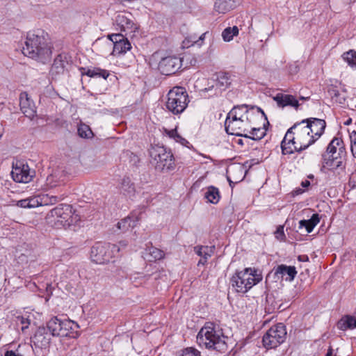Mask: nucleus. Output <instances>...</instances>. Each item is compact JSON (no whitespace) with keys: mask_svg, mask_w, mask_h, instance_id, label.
I'll return each instance as SVG.
<instances>
[{"mask_svg":"<svg viewBox=\"0 0 356 356\" xmlns=\"http://www.w3.org/2000/svg\"><path fill=\"white\" fill-rule=\"evenodd\" d=\"M305 122L306 120H302L296 123L286 133V140L289 139L290 142L296 140L297 146L295 148L298 152L306 149L316 140V136H314L308 127L305 125Z\"/></svg>","mask_w":356,"mask_h":356,"instance_id":"obj_5","label":"nucleus"},{"mask_svg":"<svg viewBox=\"0 0 356 356\" xmlns=\"http://www.w3.org/2000/svg\"><path fill=\"white\" fill-rule=\"evenodd\" d=\"M207 259H204V258H202L199 261H198V266L199 265H204L205 264H207Z\"/></svg>","mask_w":356,"mask_h":356,"instance_id":"obj_54","label":"nucleus"},{"mask_svg":"<svg viewBox=\"0 0 356 356\" xmlns=\"http://www.w3.org/2000/svg\"><path fill=\"white\" fill-rule=\"evenodd\" d=\"M70 61V56L67 54L61 53L58 54L55 58L49 71L51 79H57L61 74H63Z\"/></svg>","mask_w":356,"mask_h":356,"instance_id":"obj_14","label":"nucleus"},{"mask_svg":"<svg viewBox=\"0 0 356 356\" xmlns=\"http://www.w3.org/2000/svg\"><path fill=\"white\" fill-rule=\"evenodd\" d=\"M266 135V131L260 127H255L254 125H252L249 131L247 133V138H250L254 140H259L263 138Z\"/></svg>","mask_w":356,"mask_h":356,"instance_id":"obj_36","label":"nucleus"},{"mask_svg":"<svg viewBox=\"0 0 356 356\" xmlns=\"http://www.w3.org/2000/svg\"><path fill=\"white\" fill-rule=\"evenodd\" d=\"M80 70L82 75H86L91 78H103L104 79H106L110 75L108 70L100 67H81Z\"/></svg>","mask_w":356,"mask_h":356,"instance_id":"obj_24","label":"nucleus"},{"mask_svg":"<svg viewBox=\"0 0 356 356\" xmlns=\"http://www.w3.org/2000/svg\"><path fill=\"white\" fill-rule=\"evenodd\" d=\"M305 120L307 122L305 125L308 127L310 133L314 135V136H316L315 138L317 140L324 132L326 127L325 121L314 118H307Z\"/></svg>","mask_w":356,"mask_h":356,"instance_id":"obj_17","label":"nucleus"},{"mask_svg":"<svg viewBox=\"0 0 356 356\" xmlns=\"http://www.w3.org/2000/svg\"><path fill=\"white\" fill-rule=\"evenodd\" d=\"M204 196L208 202L212 204L218 203L220 197L218 188L212 186L207 188Z\"/></svg>","mask_w":356,"mask_h":356,"instance_id":"obj_32","label":"nucleus"},{"mask_svg":"<svg viewBox=\"0 0 356 356\" xmlns=\"http://www.w3.org/2000/svg\"><path fill=\"white\" fill-rule=\"evenodd\" d=\"M181 356H201L200 352L197 349L189 347L186 348L182 351V354Z\"/></svg>","mask_w":356,"mask_h":356,"instance_id":"obj_44","label":"nucleus"},{"mask_svg":"<svg viewBox=\"0 0 356 356\" xmlns=\"http://www.w3.org/2000/svg\"><path fill=\"white\" fill-rule=\"evenodd\" d=\"M35 175V171L31 170L29 166L22 161H17L15 164H13L11 175L16 182L29 183Z\"/></svg>","mask_w":356,"mask_h":356,"instance_id":"obj_11","label":"nucleus"},{"mask_svg":"<svg viewBox=\"0 0 356 356\" xmlns=\"http://www.w3.org/2000/svg\"><path fill=\"white\" fill-rule=\"evenodd\" d=\"M45 197H42V195L33 196L29 197V209L35 208L39 206L43 205L47 202L44 200Z\"/></svg>","mask_w":356,"mask_h":356,"instance_id":"obj_42","label":"nucleus"},{"mask_svg":"<svg viewBox=\"0 0 356 356\" xmlns=\"http://www.w3.org/2000/svg\"><path fill=\"white\" fill-rule=\"evenodd\" d=\"M49 216L54 218L52 221L57 228H68L79 220V215L76 214L72 207L68 204H60L54 208L50 211Z\"/></svg>","mask_w":356,"mask_h":356,"instance_id":"obj_8","label":"nucleus"},{"mask_svg":"<svg viewBox=\"0 0 356 356\" xmlns=\"http://www.w3.org/2000/svg\"><path fill=\"white\" fill-rule=\"evenodd\" d=\"M182 65L181 60L177 56H166L163 58L158 66L159 70L163 75L170 76L175 74Z\"/></svg>","mask_w":356,"mask_h":356,"instance_id":"obj_13","label":"nucleus"},{"mask_svg":"<svg viewBox=\"0 0 356 356\" xmlns=\"http://www.w3.org/2000/svg\"><path fill=\"white\" fill-rule=\"evenodd\" d=\"M30 256V251H26V253H21L19 255L17 256L18 262L22 264H26L29 261H33V258L29 259Z\"/></svg>","mask_w":356,"mask_h":356,"instance_id":"obj_47","label":"nucleus"},{"mask_svg":"<svg viewBox=\"0 0 356 356\" xmlns=\"http://www.w3.org/2000/svg\"><path fill=\"white\" fill-rule=\"evenodd\" d=\"M238 3V0H216L214 3L216 12L225 14L235 8Z\"/></svg>","mask_w":356,"mask_h":356,"instance_id":"obj_23","label":"nucleus"},{"mask_svg":"<svg viewBox=\"0 0 356 356\" xmlns=\"http://www.w3.org/2000/svg\"><path fill=\"white\" fill-rule=\"evenodd\" d=\"M262 118L267 120L264 112L259 107L249 108L246 104L235 106L227 115L225 131L230 135L247 137L252 125H256V121Z\"/></svg>","mask_w":356,"mask_h":356,"instance_id":"obj_1","label":"nucleus"},{"mask_svg":"<svg viewBox=\"0 0 356 356\" xmlns=\"http://www.w3.org/2000/svg\"><path fill=\"white\" fill-rule=\"evenodd\" d=\"M164 255L163 251L152 246L145 249L144 258L149 261H152L163 259Z\"/></svg>","mask_w":356,"mask_h":356,"instance_id":"obj_29","label":"nucleus"},{"mask_svg":"<svg viewBox=\"0 0 356 356\" xmlns=\"http://www.w3.org/2000/svg\"><path fill=\"white\" fill-rule=\"evenodd\" d=\"M324 168L330 170H343L345 168L344 161L340 158L323 159Z\"/></svg>","mask_w":356,"mask_h":356,"instance_id":"obj_28","label":"nucleus"},{"mask_svg":"<svg viewBox=\"0 0 356 356\" xmlns=\"http://www.w3.org/2000/svg\"><path fill=\"white\" fill-rule=\"evenodd\" d=\"M42 197H47L44 199L47 202L44 203L43 205L54 204L58 202L60 200L57 196L49 195V194H43L42 195Z\"/></svg>","mask_w":356,"mask_h":356,"instance_id":"obj_46","label":"nucleus"},{"mask_svg":"<svg viewBox=\"0 0 356 356\" xmlns=\"http://www.w3.org/2000/svg\"><path fill=\"white\" fill-rule=\"evenodd\" d=\"M350 180L353 183L354 186H356V170L350 175Z\"/></svg>","mask_w":356,"mask_h":356,"instance_id":"obj_52","label":"nucleus"},{"mask_svg":"<svg viewBox=\"0 0 356 356\" xmlns=\"http://www.w3.org/2000/svg\"><path fill=\"white\" fill-rule=\"evenodd\" d=\"M189 102L188 95L184 88L175 87L168 93L167 109L174 115L183 113Z\"/></svg>","mask_w":356,"mask_h":356,"instance_id":"obj_9","label":"nucleus"},{"mask_svg":"<svg viewBox=\"0 0 356 356\" xmlns=\"http://www.w3.org/2000/svg\"><path fill=\"white\" fill-rule=\"evenodd\" d=\"M275 236L280 241H283L285 238V234L282 227H279L275 232Z\"/></svg>","mask_w":356,"mask_h":356,"instance_id":"obj_49","label":"nucleus"},{"mask_svg":"<svg viewBox=\"0 0 356 356\" xmlns=\"http://www.w3.org/2000/svg\"><path fill=\"white\" fill-rule=\"evenodd\" d=\"M310 185V182L308 180L302 181L301 183V186L304 188H307Z\"/></svg>","mask_w":356,"mask_h":356,"instance_id":"obj_53","label":"nucleus"},{"mask_svg":"<svg viewBox=\"0 0 356 356\" xmlns=\"http://www.w3.org/2000/svg\"><path fill=\"white\" fill-rule=\"evenodd\" d=\"M263 279L261 273L255 268H246L236 271L232 277L230 283L238 293H245Z\"/></svg>","mask_w":356,"mask_h":356,"instance_id":"obj_4","label":"nucleus"},{"mask_svg":"<svg viewBox=\"0 0 356 356\" xmlns=\"http://www.w3.org/2000/svg\"><path fill=\"white\" fill-rule=\"evenodd\" d=\"M138 220V216L131 215L118 222L117 225L118 228L122 232L128 231L129 229L135 227Z\"/></svg>","mask_w":356,"mask_h":356,"instance_id":"obj_27","label":"nucleus"},{"mask_svg":"<svg viewBox=\"0 0 356 356\" xmlns=\"http://www.w3.org/2000/svg\"><path fill=\"white\" fill-rule=\"evenodd\" d=\"M352 122V119L351 118H349L348 120H347L345 122H344V124L346 125H348L350 124H351Z\"/></svg>","mask_w":356,"mask_h":356,"instance_id":"obj_56","label":"nucleus"},{"mask_svg":"<svg viewBox=\"0 0 356 356\" xmlns=\"http://www.w3.org/2000/svg\"><path fill=\"white\" fill-rule=\"evenodd\" d=\"M275 274L279 278L286 281H292L295 278L297 271L294 266L281 264L275 269Z\"/></svg>","mask_w":356,"mask_h":356,"instance_id":"obj_20","label":"nucleus"},{"mask_svg":"<svg viewBox=\"0 0 356 356\" xmlns=\"http://www.w3.org/2000/svg\"><path fill=\"white\" fill-rule=\"evenodd\" d=\"M127 245L126 241H120L118 245L97 242L91 248L90 259L97 264L109 262L113 257H118L121 248Z\"/></svg>","mask_w":356,"mask_h":356,"instance_id":"obj_6","label":"nucleus"},{"mask_svg":"<svg viewBox=\"0 0 356 356\" xmlns=\"http://www.w3.org/2000/svg\"><path fill=\"white\" fill-rule=\"evenodd\" d=\"M302 192H303V190H302L300 188H298L295 191V193L296 195L301 194V193H302Z\"/></svg>","mask_w":356,"mask_h":356,"instance_id":"obj_55","label":"nucleus"},{"mask_svg":"<svg viewBox=\"0 0 356 356\" xmlns=\"http://www.w3.org/2000/svg\"><path fill=\"white\" fill-rule=\"evenodd\" d=\"M215 246H196L194 248L195 252L204 259H209L214 252Z\"/></svg>","mask_w":356,"mask_h":356,"instance_id":"obj_34","label":"nucleus"},{"mask_svg":"<svg viewBox=\"0 0 356 356\" xmlns=\"http://www.w3.org/2000/svg\"><path fill=\"white\" fill-rule=\"evenodd\" d=\"M4 356H23V355L21 354L17 353L16 352H15L13 350H7L5 353Z\"/></svg>","mask_w":356,"mask_h":356,"instance_id":"obj_51","label":"nucleus"},{"mask_svg":"<svg viewBox=\"0 0 356 356\" xmlns=\"http://www.w3.org/2000/svg\"><path fill=\"white\" fill-rule=\"evenodd\" d=\"M151 163L159 171H168L175 168V159L170 149L163 146L152 145L149 149Z\"/></svg>","mask_w":356,"mask_h":356,"instance_id":"obj_7","label":"nucleus"},{"mask_svg":"<svg viewBox=\"0 0 356 356\" xmlns=\"http://www.w3.org/2000/svg\"><path fill=\"white\" fill-rule=\"evenodd\" d=\"M109 40L113 42V56L124 54L127 51L131 49V45L127 38L122 33H114L108 35Z\"/></svg>","mask_w":356,"mask_h":356,"instance_id":"obj_15","label":"nucleus"},{"mask_svg":"<svg viewBox=\"0 0 356 356\" xmlns=\"http://www.w3.org/2000/svg\"><path fill=\"white\" fill-rule=\"evenodd\" d=\"M136 191L135 186L129 177H124L121 182V192L127 196L131 197Z\"/></svg>","mask_w":356,"mask_h":356,"instance_id":"obj_31","label":"nucleus"},{"mask_svg":"<svg viewBox=\"0 0 356 356\" xmlns=\"http://www.w3.org/2000/svg\"><path fill=\"white\" fill-rule=\"evenodd\" d=\"M350 141L352 154L356 158V132L355 131L350 134Z\"/></svg>","mask_w":356,"mask_h":356,"instance_id":"obj_45","label":"nucleus"},{"mask_svg":"<svg viewBox=\"0 0 356 356\" xmlns=\"http://www.w3.org/2000/svg\"><path fill=\"white\" fill-rule=\"evenodd\" d=\"M17 321L22 325L21 328L23 332L29 327L31 323V320L24 316H18Z\"/></svg>","mask_w":356,"mask_h":356,"instance_id":"obj_48","label":"nucleus"},{"mask_svg":"<svg viewBox=\"0 0 356 356\" xmlns=\"http://www.w3.org/2000/svg\"><path fill=\"white\" fill-rule=\"evenodd\" d=\"M297 146L296 143V140H293V142H290L288 140H286V135L284 137V139L281 143V148L283 154H291L294 152H298L295 147Z\"/></svg>","mask_w":356,"mask_h":356,"instance_id":"obj_37","label":"nucleus"},{"mask_svg":"<svg viewBox=\"0 0 356 356\" xmlns=\"http://www.w3.org/2000/svg\"><path fill=\"white\" fill-rule=\"evenodd\" d=\"M22 53L38 62L46 63L51 58L52 47L40 31L29 32Z\"/></svg>","mask_w":356,"mask_h":356,"instance_id":"obj_2","label":"nucleus"},{"mask_svg":"<svg viewBox=\"0 0 356 356\" xmlns=\"http://www.w3.org/2000/svg\"><path fill=\"white\" fill-rule=\"evenodd\" d=\"M70 323L67 321L53 317L47 322L46 327L52 337H63L67 335Z\"/></svg>","mask_w":356,"mask_h":356,"instance_id":"obj_16","label":"nucleus"},{"mask_svg":"<svg viewBox=\"0 0 356 356\" xmlns=\"http://www.w3.org/2000/svg\"><path fill=\"white\" fill-rule=\"evenodd\" d=\"M327 92L332 100L339 104H344L347 99V90L344 88L339 89L337 86L331 85Z\"/></svg>","mask_w":356,"mask_h":356,"instance_id":"obj_21","label":"nucleus"},{"mask_svg":"<svg viewBox=\"0 0 356 356\" xmlns=\"http://www.w3.org/2000/svg\"><path fill=\"white\" fill-rule=\"evenodd\" d=\"M231 84L230 76L227 73H220L217 76L216 86L221 90H225Z\"/></svg>","mask_w":356,"mask_h":356,"instance_id":"obj_35","label":"nucleus"},{"mask_svg":"<svg viewBox=\"0 0 356 356\" xmlns=\"http://www.w3.org/2000/svg\"><path fill=\"white\" fill-rule=\"evenodd\" d=\"M22 112L26 117L32 119L35 115V108L32 101L28 98L26 93H22L20 96L19 102Z\"/></svg>","mask_w":356,"mask_h":356,"instance_id":"obj_19","label":"nucleus"},{"mask_svg":"<svg viewBox=\"0 0 356 356\" xmlns=\"http://www.w3.org/2000/svg\"><path fill=\"white\" fill-rule=\"evenodd\" d=\"M238 34V29L236 26H234L233 27H227L224 29L222 33V37L224 41L229 42L231 41L234 36L237 35Z\"/></svg>","mask_w":356,"mask_h":356,"instance_id":"obj_39","label":"nucleus"},{"mask_svg":"<svg viewBox=\"0 0 356 356\" xmlns=\"http://www.w3.org/2000/svg\"><path fill=\"white\" fill-rule=\"evenodd\" d=\"M308 177H309V178H313V177H314V176H313V175H309Z\"/></svg>","mask_w":356,"mask_h":356,"instance_id":"obj_58","label":"nucleus"},{"mask_svg":"<svg viewBox=\"0 0 356 356\" xmlns=\"http://www.w3.org/2000/svg\"><path fill=\"white\" fill-rule=\"evenodd\" d=\"M344 148L345 147L343 140L339 138L335 137L330 141L328 146L327 147L326 152H328V154L332 152H334L337 151L342 152L340 149Z\"/></svg>","mask_w":356,"mask_h":356,"instance_id":"obj_38","label":"nucleus"},{"mask_svg":"<svg viewBox=\"0 0 356 356\" xmlns=\"http://www.w3.org/2000/svg\"><path fill=\"white\" fill-rule=\"evenodd\" d=\"M52 335L45 327H39L33 337L34 344L39 348H45L51 342Z\"/></svg>","mask_w":356,"mask_h":356,"instance_id":"obj_18","label":"nucleus"},{"mask_svg":"<svg viewBox=\"0 0 356 356\" xmlns=\"http://www.w3.org/2000/svg\"><path fill=\"white\" fill-rule=\"evenodd\" d=\"M116 25L125 35H133L138 29V26L132 19L131 14L120 13L117 15L115 19Z\"/></svg>","mask_w":356,"mask_h":356,"instance_id":"obj_12","label":"nucleus"},{"mask_svg":"<svg viewBox=\"0 0 356 356\" xmlns=\"http://www.w3.org/2000/svg\"><path fill=\"white\" fill-rule=\"evenodd\" d=\"M342 152H330V154H328V152H325L323 155V159H334V158H340L343 160H345V157H346V149H340Z\"/></svg>","mask_w":356,"mask_h":356,"instance_id":"obj_43","label":"nucleus"},{"mask_svg":"<svg viewBox=\"0 0 356 356\" xmlns=\"http://www.w3.org/2000/svg\"><path fill=\"white\" fill-rule=\"evenodd\" d=\"M342 58L353 68H356V51L350 49L342 54Z\"/></svg>","mask_w":356,"mask_h":356,"instance_id":"obj_40","label":"nucleus"},{"mask_svg":"<svg viewBox=\"0 0 356 356\" xmlns=\"http://www.w3.org/2000/svg\"><path fill=\"white\" fill-rule=\"evenodd\" d=\"M208 33L209 32L207 31L202 33L199 37H197V35L195 33L188 35L182 42L183 47L188 48L194 44L201 46L204 40L205 39L206 35L208 34Z\"/></svg>","mask_w":356,"mask_h":356,"instance_id":"obj_26","label":"nucleus"},{"mask_svg":"<svg viewBox=\"0 0 356 356\" xmlns=\"http://www.w3.org/2000/svg\"><path fill=\"white\" fill-rule=\"evenodd\" d=\"M273 99L277 102L280 107H285L287 106H293L298 108L299 106L298 101L296 97L291 95H284L282 93H277Z\"/></svg>","mask_w":356,"mask_h":356,"instance_id":"obj_22","label":"nucleus"},{"mask_svg":"<svg viewBox=\"0 0 356 356\" xmlns=\"http://www.w3.org/2000/svg\"><path fill=\"white\" fill-rule=\"evenodd\" d=\"M227 339L222 330L211 322L206 323L197 335V341L200 346L219 352L227 350Z\"/></svg>","mask_w":356,"mask_h":356,"instance_id":"obj_3","label":"nucleus"},{"mask_svg":"<svg viewBox=\"0 0 356 356\" xmlns=\"http://www.w3.org/2000/svg\"><path fill=\"white\" fill-rule=\"evenodd\" d=\"M337 327L341 330L354 329L356 327V318L353 316L346 315L338 321Z\"/></svg>","mask_w":356,"mask_h":356,"instance_id":"obj_30","label":"nucleus"},{"mask_svg":"<svg viewBox=\"0 0 356 356\" xmlns=\"http://www.w3.org/2000/svg\"><path fill=\"white\" fill-rule=\"evenodd\" d=\"M320 216L318 213H314L309 220H301L299 221L298 229H305L307 234L311 233L314 228L320 222Z\"/></svg>","mask_w":356,"mask_h":356,"instance_id":"obj_25","label":"nucleus"},{"mask_svg":"<svg viewBox=\"0 0 356 356\" xmlns=\"http://www.w3.org/2000/svg\"><path fill=\"white\" fill-rule=\"evenodd\" d=\"M17 206L22 208L29 209V197L24 200H18L17 202Z\"/></svg>","mask_w":356,"mask_h":356,"instance_id":"obj_50","label":"nucleus"},{"mask_svg":"<svg viewBox=\"0 0 356 356\" xmlns=\"http://www.w3.org/2000/svg\"><path fill=\"white\" fill-rule=\"evenodd\" d=\"M79 136L83 138H91L93 133L88 125L81 124L78 127Z\"/></svg>","mask_w":356,"mask_h":356,"instance_id":"obj_41","label":"nucleus"},{"mask_svg":"<svg viewBox=\"0 0 356 356\" xmlns=\"http://www.w3.org/2000/svg\"><path fill=\"white\" fill-rule=\"evenodd\" d=\"M164 133L170 138L173 139L175 142L180 143L181 145L188 147L189 142L184 138H183L177 130V127L172 129H164Z\"/></svg>","mask_w":356,"mask_h":356,"instance_id":"obj_33","label":"nucleus"},{"mask_svg":"<svg viewBox=\"0 0 356 356\" xmlns=\"http://www.w3.org/2000/svg\"><path fill=\"white\" fill-rule=\"evenodd\" d=\"M286 338V330L282 323H277L272 326L263 336L262 342L264 346L267 349L275 348L282 343Z\"/></svg>","mask_w":356,"mask_h":356,"instance_id":"obj_10","label":"nucleus"},{"mask_svg":"<svg viewBox=\"0 0 356 356\" xmlns=\"http://www.w3.org/2000/svg\"><path fill=\"white\" fill-rule=\"evenodd\" d=\"M238 143L242 145L243 144L242 140L239 139L238 141Z\"/></svg>","mask_w":356,"mask_h":356,"instance_id":"obj_57","label":"nucleus"}]
</instances>
